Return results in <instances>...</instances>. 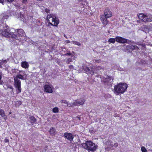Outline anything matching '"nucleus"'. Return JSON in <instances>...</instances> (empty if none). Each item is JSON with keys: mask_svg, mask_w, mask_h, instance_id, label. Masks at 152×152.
Instances as JSON below:
<instances>
[{"mask_svg": "<svg viewBox=\"0 0 152 152\" xmlns=\"http://www.w3.org/2000/svg\"><path fill=\"white\" fill-rule=\"evenodd\" d=\"M6 29H4V30H1V34L6 37H11L14 38L18 40H19L20 38V37H25L26 35L25 32L22 29H18L17 30L16 33L14 34L13 32H10L8 28L6 27ZM1 30H0V32Z\"/></svg>", "mask_w": 152, "mask_h": 152, "instance_id": "1", "label": "nucleus"}, {"mask_svg": "<svg viewBox=\"0 0 152 152\" xmlns=\"http://www.w3.org/2000/svg\"><path fill=\"white\" fill-rule=\"evenodd\" d=\"M26 75H22L21 74H18L14 78L15 86L17 92L18 94L21 92V82L18 79L25 80Z\"/></svg>", "mask_w": 152, "mask_h": 152, "instance_id": "2", "label": "nucleus"}, {"mask_svg": "<svg viewBox=\"0 0 152 152\" xmlns=\"http://www.w3.org/2000/svg\"><path fill=\"white\" fill-rule=\"evenodd\" d=\"M82 146L89 151H94L97 148V146L92 142L87 141L82 144Z\"/></svg>", "mask_w": 152, "mask_h": 152, "instance_id": "3", "label": "nucleus"}, {"mask_svg": "<svg viewBox=\"0 0 152 152\" xmlns=\"http://www.w3.org/2000/svg\"><path fill=\"white\" fill-rule=\"evenodd\" d=\"M127 85L126 83H119L115 86L114 92L117 95L120 93H123L127 89Z\"/></svg>", "mask_w": 152, "mask_h": 152, "instance_id": "4", "label": "nucleus"}, {"mask_svg": "<svg viewBox=\"0 0 152 152\" xmlns=\"http://www.w3.org/2000/svg\"><path fill=\"white\" fill-rule=\"evenodd\" d=\"M47 19L49 23L51 26H57L59 23V21L55 15L50 14L47 16Z\"/></svg>", "mask_w": 152, "mask_h": 152, "instance_id": "5", "label": "nucleus"}, {"mask_svg": "<svg viewBox=\"0 0 152 152\" xmlns=\"http://www.w3.org/2000/svg\"><path fill=\"white\" fill-rule=\"evenodd\" d=\"M85 100L84 99H80L79 100H76L75 102L72 103V104H69V107L71 106H75L80 105H83L84 103Z\"/></svg>", "mask_w": 152, "mask_h": 152, "instance_id": "6", "label": "nucleus"}, {"mask_svg": "<svg viewBox=\"0 0 152 152\" xmlns=\"http://www.w3.org/2000/svg\"><path fill=\"white\" fill-rule=\"evenodd\" d=\"M143 22L146 23L148 22H152V15L147 14L145 15L144 18H143Z\"/></svg>", "mask_w": 152, "mask_h": 152, "instance_id": "7", "label": "nucleus"}, {"mask_svg": "<svg viewBox=\"0 0 152 152\" xmlns=\"http://www.w3.org/2000/svg\"><path fill=\"white\" fill-rule=\"evenodd\" d=\"M140 30L145 33H147L151 31V29L150 28V26L148 25H143L140 28Z\"/></svg>", "mask_w": 152, "mask_h": 152, "instance_id": "8", "label": "nucleus"}, {"mask_svg": "<svg viewBox=\"0 0 152 152\" xmlns=\"http://www.w3.org/2000/svg\"><path fill=\"white\" fill-rule=\"evenodd\" d=\"M116 41L119 43H125L127 42V40L121 37L117 36L116 37Z\"/></svg>", "mask_w": 152, "mask_h": 152, "instance_id": "9", "label": "nucleus"}, {"mask_svg": "<svg viewBox=\"0 0 152 152\" xmlns=\"http://www.w3.org/2000/svg\"><path fill=\"white\" fill-rule=\"evenodd\" d=\"M102 15L105 16L106 18H109L112 16V13L109 9L106 8L104 11V15Z\"/></svg>", "mask_w": 152, "mask_h": 152, "instance_id": "10", "label": "nucleus"}, {"mask_svg": "<svg viewBox=\"0 0 152 152\" xmlns=\"http://www.w3.org/2000/svg\"><path fill=\"white\" fill-rule=\"evenodd\" d=\"M83 69L86 72L88 73L89 74H91V75H94V73L96 72L95 70H94V68H92L91 70L87 67H85Z\"/></svg>", "mask_w": 152, "mask_h": 152, "instance_id": "11", "label": "nucleus"}, {"mask_svg": "<svg viewBox=\"0 0 152 152\" xmlns=\"http://www.w3.org/2000/svg\"><path fill=\"white\" fill-rule=\"evenodd\" d=\"M64 136L65 138L70 141H72L73 140L74 137L71 133L65 132L64 133Z\"/></svg>", "mask_w": 152, "mask_h": 152, "instance_id": "12", "label": "nucleus"}, {"mask_svg": "<svg viewBox=\"0 0 152 152\" xmlns=\"http://www.w3.org/2000/svg\"><path fill=\"white\" fill-rule=\"evenodd\" d=\"M105 16L102 15L101 17V20L103 25L105 26L108 23V21L107 20V18Z\"/></svg>", "mask_w": 152, "mask_h": 152, "instance_id": "13", "label": "nucleus"}, {"mask_svg": "<svg viewBox=\"0 0 152 152\" xmlns=\"http://www.w3.org/2000/svg\"><path fill=\"white\" fill-rule=\"evenodd\" d=\"M44 89L46 92L52 93L53 92V90L51 87L49 85H46L45 86Z\"/></svg>", "mask_w": 152, "mask_h": 152, "instance_id": "14", "label": "nucleus"}, {"mask_svg": "<svg viewBox=\"0 0 152 152\" xmlns=\"http://www.w3.org/2000/svg\"><path fill=\"white\" fill-rule=\"evenodd\" d=\"M21 65L22 67L25 68H28L29 66L28 63L26 61H24L21 63Z\"/></svg>", "mask_w": 152, "mask_h": 152, "instance_id": "15", "label": "nucleus"}, {"mask_svg": "<svg viewBox=\"0 0 152 152\" xmlns=\"http://www.w3.org/2000/svg\"><path fill=\"white\" fill-rule=\"evenodd\" d=\"M49 132L51 135H54L56 133V129L54 127L51 128L49 131Z\"/></svg>", "mask_w": 152, "mask_h": 152, "instance_id": "16", "label": "nucleus"}, {"mask_svg": "<svg viewBox=\"0 0 152 152\" xmlns=\"http://www.w3.org/2000/svg\"><path fill=\"white\" fill-rule=\"evenodd\" d=\"M145 15L143 13H141L138 15V16L139 19L143 22V20H144L143 18H144V17H145Z\"/></svg>", "mask_w": 152, "mask_h": 152, "instance_id": "17", "label": "nucleus"}, {"mask_svg": "<svg viewBox=\"0 0 152 152\" xmlns=\"http://www.w3.org/2000/svg\"><path fill=\"white\" fill-rule=\"evenodd\" d=\"M126 48L128 49L129 50L130 52L132 51L135 49V47L133 45H128Z\"/></svg>", "mask_w": 152, "mask_h": 152, "instance_id": "18", "label": "nucleus"}, {"mask_svg": "<svg viewBox=\"0 0 152 152\" xmlns=\"http://www.w3.org/2000/svg\"><path fill=\"white\" fill-rule=\"evenodd\" d=\"M116 40V39L113 38H110L108 40V42L110 43H114L115 42Z\"/></svg>", "mask_w": 152, "mask_h": 152, "instance_id": "19", "label": "nucleus"}, {"mask_svg": "<svg viewBox=\"0 0 152 152\" xmlns=\"http://www.w3.org/2000/svg\"><path fill=\"white\" fill-rule=\"evenodd\" d=\"M61 103H64V104H67V106L69 107V104H71L72 105V103H68V102L66 100H62L61 101Z\"/></svg>", "mask_w": 152, "mask_h": 152, "instance_id": "20", "label": "nucleus"}, {"mask_svg": "<svg viewBox=\"0 0 152 152\" xmlns=\"http://www.w3.org/2000/svg\"><path fill=\"white\" fill-rule=\"evenodd\" d=\"M30 119L31 121V123H35V122H36V119L35 118L34 116H31L30 117Z\"/></svg>", "mask_w": 152, "mask_h": 152, "instance_id": "21", "label": "nucleus"}, {"mask_svg": "<svg viewBox=\"0 0 152 152\" xmlns=\"http://www.w3.org/2000/svg\"><path fill=\"white\" fill-rule=\"evenodd\" d=\"M0 115L1 116H4L5 115V112L4 110L0 109Z\"/></svg>", "mask_w": 152, "mask_h": 152, "instance_id": "22", "label": "nucleus"}, {"mask_svg": "<svg viewBox=\"0 0 152 152\" xmlns=\"http://www.w3.org/2000/svg\"><path fill=\"white\" fill-rule=\"evenodd\" d=\"M65 61H66L67 64H69L70 62H71L72 61V58H68L64 60Z\"/></svg>", "mask_w": 152, "mask_h": 152, "instance_id": "23", "label": "nucleus"}, {"mask_svg": "<svg viewBox=\"0 0 152 152\" xmlns=\"http://www.w3.org/2000/svg\"><path fill=\"white\" fill-rule=\"evenodd\" d=\"M106 79L107 81H110L111 80H112L111 81L112 82L113 80V77H110L108 76H107V77L106 78Z\"/></svg>", "mask_w": 152, "mask_h": 152, "instance_id": "24", "label": "nucleus"}, {"mask_svg": "<svg viewBox=\"0 0 152 152\" xmlns=\"http://www.w3.org/2000/svg\"><path fill=\"white\" fill-rule=\"evenodd\" d=\"M72 43L74 44L75 45H77L79 46H80L81 45V44L80 43L75 41H73L72 42Z\"/></svg>", "mask_w": 152, "mask_h": 152, "instance_id": "25", "label": "nucleus"}, {"mask_svg": "<svg viewBox=\"0 0 152 152\" xmlns=\"http://www.w3.org/2000/svg\"><path fill=\"white\" fill-rule=\"evenodd\" d=\"M141 150L142 152H146L147 150L144 146H142L141 148Z\"/></svg>", "mask_w": 152, "mask_h": 152, "instance_id": "26", "label": "nucleus"}, {"mask_svg": "<svg viewBox=\"0 0 152 152\" xmlns=\"http://www.w3.org/2000/svg\"><path fill=\"white\" fill-rule=\"evenodd\" d=\"M58 111V109L57 107H55L53 109V112L54 113H57Z\"/></svg>", "mask_w": 152, "mask_h": 152, "instance_id": "27", "label": "nucleus"}, {"mask_svg": "<svg viewBox=\"0 0 152 152\" xmlns=\"http://www.w3.org/2000/svg\"><path fill=\"white\" fill-rule=\"evenodd\" d=\"M105 145H111L112 147L113 146V145H111V142H110V141H107V142H106L105 143Z\"/></svg>", "mask_w": 152, "mask_h": 152, "instance_id": "28", "label": "nucleus"}, {"mask_svg": "<svg viewBox=\"0 0 152 152\" xmlns=\"http://www.w3.org/2000/svg\"><path fill=\"white\" fill-rule=\"evenodd\" d=\"M4 142H5L7 143L8 142H9V140L8 139L5 138L4 140Z\"/></svg>", "mask_w": 152, "mask_h": 152, "instance_id": "29", "label": "nucleus"}, {"mask_svg": "<svg viewBox=\"0 0 152 152\" xmlns=\"http://www.w3.org/2000/svg\"><path fill=\"white\" fill-rule=\"evenodd\" d=\"M27 2V0H22V2L23 3H26Z\"/></svg>", "mask_w": 152, "mask_h": 152, "instance_id": "30", "label": "nucleus"}, {"mask_svg": "<svg viewBox=\"0 0 152 152\" xmlns=\"http://www.w3.org/2000/svg\"><path fill=\"white\" fill-rule=\"evenodd\" d=\"M3 17L5 19H7L8 18L9 16L7 15H4L3 16Z\"/></svg>", "mask_w": 152, "mask_h": 152, "instance_id": "31", "label": "nucleus"}, {"mask_svg": "<svg viewBox=\"0 0 152 152\" xmlns=\"http://www.w3.org/2000/svg\"><path fill=\"white\" fill-rule=\"evenodd\" d=\"M2 117L4 118V119L5 120H6L7 118V116L5 114L4 116Z\"/></svg>", "mask_w": 152, "mask_h": 152, "instance_id": "32", "label": "nucleus"}, {"mask_svg": "<svg viewBox=\"0 0 152 152\" xmlns=\"http://www.w3.org/2000/svg\"><path fill=\"white\" fill-rule=\"evenodd\" d=\"M50 10L48 9H45V12L47 13H48L49 12Z\"/></svg>", "mask_w": 152, "mask_h": 152, "instance_id": "33", "label": "nucleus"}, {"mask_svg": "<svg viewBox=\"0 0 152 152\" xmlns=\"http://www.w3.org/2000/svg\"><path fill=\"white\" fill-rule=\"evenodd\" d=\"M3 60V62L4 63H4L6 64L7 63V61L6 60Z\"/></svg>", "mask_w": 152, "mask_h": 152, "instance_id": "34", "label": "nucleus"}, {"mask_svg": "<svg viewBox=\"0 0 152 152\" xmlns=\"http://www.w3.org/2000/svg\"><path fill=\"white\" fill-rule=\"evenodd\" d=\"M95 61L97 63H99L101 62V60H96Z\"/></svg>", "mask_w": 152, "mask_h": 152, "instance_id": "35", "label": "nucleus"}, {"mask_svg": "<svg viewBox=\"0 0 152 152\" xmlns=\"http://www.w3.org/2000/svg\"><path fill=\"white\" fill-rule=\"evenodd\" d=\"M71 55H72V54L70 53H67L66 54H65V55H68V56H70Z\"/></svg>", "mask_w": 152, "mask_h": 152, "instance_id": "36", "label": "nucleus"}, {"mask_svg": "<svg viewBox=\"0 0 152 152\" xmlns=\"http://www.w3.org/2000/svg\"><path fill=\"white\" fill-rule=\"evenodd\" d=\"M114 146L115 147H117L118 146V143H115L114 144Z\"/></svg>", "mask_w": 152, "mask_h": 152, "instance_id": "37", "label": "nucleus"}, {"mask_svg": "<svg viewBox=\"0 0 152 152\" xmlns=\"http://www.w3.org/2000/svg\"><path fill=\"white\" fill-rule=\"evenodd\" d=\"M4 0H0V3H1L3 4H4Z\"/></svg>", "mask_w": 152, "mask_h": 152, "instance_id": "38", "label": "nucleus"}, {"mask_svg": "<svg viewBox=\"0 0 152 152\" xmlns=\"http://www.w3.org/2000/svg\"><path fill=\"white\" fill-rule=\"evenodd\" d=\"M69 67L70 69H73V66L72 65H70Z\"/></svg>", "mask_w": 152, "mask_h": 152, "instance_id": "39", "label": "nucleus"}, {"mask_svg": "<svg viewBox=\"0 0 152 152\" xmlns=\"http://www.w3.org/2000/svg\"><path fill=\"white\" fill-rule=\"evenodd\" d=\"M134 47H135V49H138V47L137 46H134Z\"/></svg>", "mask_w": 152, "mask_h": 152, "instance_id": "40", "label": "nucleus"}, {"mask_svg": "<svg viewBox=\"0 0 152 152\" xmlns=\"http://www.w3.org/2000/svg\"><path fill=\"white\" fill-rule=\"evenodd\" d=\"M4 64V63L3 62V60H2V61L1 62H0V64H1V65L2 64Z\"/></svg>", "mask_w": 152, "mask_h": 152, "instance_id": "41", "label": "nucleus"}, {"mask_svg": "<svg viewBox=\"0 0 152 152\" xmlns=\"http://www.w3.org/2000/svg\"><path fill=\"white\" fill-rule=\"evenodd\" d=\"M66 42L67 43H70V41L69 40H66Z\"/></svg>", "mask_w": 152, "mask_h": 152, "instance_id": "42", "label": "nucleus"}, {"mask_svg": "<svg viewBox=\"0 0 152 152\" xmlns=\"http://www.w3.org/2000/svg\"><path fill=\"white\" fill-rule=\"evenodd\" d=\"M7 1L9 2H12L14 0H7Z\"/></svg>", "mask_w": 152, "mask_h": 152, "instance_id": "43", "label": "nucleus"}, {"mask_svg": "<svg viewBox=\"0 0 152 152\" xmlns=\"http://www.w3.org/2000/svg\"><path fill=\"white\" fill-rule=\"evenodd\" d=\"M76 118H77L79 119V120L80 119V117L79 116H77Z\"/></svg>", "mask_w": 152, "mask_h": 152, "instance_id": "44", "label": "nucleus"}, {"mask_svg": "<svg viewBox=\"0 0 152 152\" xmlns=\"http://www.w3.org/2000/svg\"><path fill=\"white\" fill-rule=\"evenodd\" d=\"M9 88H10L12 89V90L13 88L12 86H10Z\"/></svg>", "mask_w": 152, "mask_h": 152, "instance_id": "45", "label": "nucleus"}, {"mask_svg": "<svg viewBox=\"0 0 152 152\" xmlns=\"http://www.w3.org/2000/svg\"><path fill=\"white\" fill-rule=\"evenodd\" d=\"M64 37H65L66 38H67V37H66V35L65 34H64Z\"/></svg>", "mask_w": 152, "mask_h": 152, "instance_id": "46", "label": "nucleus"}, {"mask_svg": "<svg viewBox=\"0 0 152 152\" xmlns=\"http://www.w3.org/2000/svg\"><path fill=\"white\" fill-rule=\"evenodd\" d=\"M12 113V112H10L9 114H11Z\"/></svg>", "mask_w": 152, "mask_h": 152, "instance_id": "47", "label": "nucleus"}, {"mask_svg": "<svg viewBox=\"0 0 152 152\" xmlns=\"http://www.w3.org/2000/svg\"><path fill=\"white\" fill-rule=\"evenodd\" d=\"M151 151L152 152V150H151Z\"/></svg>", "mask_w": 152, "mask_h": 152, "instance_id": "48", "label": "nucleus"}, {"mask_svg": "<svg viewBox=\"0 0 152 152\" xmlns=\"http://www.w3.org/2000/svg\"><path fill=\"white\" fill-rule=\"evenodd\" d=\"M0 67H1V65L0 64Z\"/></svg>", "mask_w": 152, "mask_h": 152, "instance_id": "49", "label": "nucleus"}, {"mask_svg": "<svg viewBox=\"0 0 152 152\" xmlns=\"http://www.w3.org/2000/svg\"><path fill=\"white\" fill-rule=\"evenodd\" d=\"M45 71H44V72H45Z\"/></svg>", "mask_w": 152, "mask_h": 152, "instance_id": "50", "label": "nucleus"}, {"mask_svg": "<svg viewBox=\"0 0 152 152\" xmlns=\"http://www.w3.org/2000/svg\"><path fill=\"white\" fill-rule=\"evenodd\" d=\"M1 34V33H0V34Z\"/></svg>", "mask_w": 152, "mask_h": 152, "instance_id": "51", "label": "nucleus"}]
</instances>
